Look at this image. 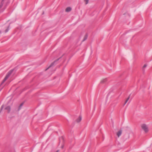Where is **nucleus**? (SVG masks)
Here are the masks:
<instances>
[{
	"mask_svg": "<svg viewBox=\"0 0 152 152\" xmlns=\"http://www.w3.org/2000/svg\"><path fill=\"white\" fill-rule=\"evenodd\" d=\"M4 105H2L1 107V108H0V113L1 112V111L4 108Z\"/></svg>",
	"mask_w": 152,
	"mask_h": 152,
	"instance_id": "obj_16",
	"label": "nucleus"
},
{
	"mask_svg": "<svg viewBox=\"0 0 152 152\" xmlns=\"http://www.w3.org/2000/svg\"><path fill=\"white\" fill-rule=\"evenodd\" d=\"M142 129L146 133L148 131V129L147 126L145 124H143L142 126Z\"/></svg>",
	"mask_w": 152,
	"mask_h": 152,
	"instance_id": "obj_1",
	"label": "nucleus"
},
{
	"mask_svg": "<svg viewBox=\"0 0 152 152\" xmlns=\"http://www.w3.org/2000/svg\"><path fill=\"white\" fill-rule=\"evenodd\" d=\"M71 8L70 7H67L66 9V11L67 12H68L70 11L71 10Z\"/></svg>",
	"mask_w": 152,
	"mask_h": 152,
	"instance_id": "obj_6",
	"label": "nucleus"
},
{
	"mask_svg": "<svg viewBox=\"0 0 152 152\" xmlns=\"http://www.w3.org/2000/svg\"><path fill=\"white\" fill-rule=\"evenodd\" d=\"M9 77L6 75V76H5V77H4V79L2 82V84L4 83L8 79V78Z\"/></svg>",
	"mask_w": 152,
	"mask_h": 152,
	"instance_id": "obj_7",
	"label": "nucleus"
},
{
	"mask_svg": "<svg viewBox=\"0 0 152 152\" xmlns=\"http://www.w3.org/2000/svg\"><path fill=\"white\" fill-rule=\"evenodd\" d=\"M59 152V150H58L56 152Z\"/></svg>",
	"mask_w": 152,
	"mask_h": 152,
	"instance_id": "obj_22",
	"label": "nucleus"
},
{
	"mask_svg": "<svg viewBox=\"0 0 152 152\" xmlns=\"http://www.w3.org/2000/svg\"><path fill=\"white\" fill-rule=\"evenodd\" d=\"M107 80V79H103V80H102L101 82H100V83H105L106 81Z\"/></svg>",
	"mask_w": 152,
	"mask_h": 152,
	"instance_id": "obj_14",
	"label": "nucleus"
},
{
	"mask_svg": "<svg viewBox=\"0 0 152 152\" xmlns=\"http://www.w3.org/2000/svg\"><path fill=\"white\" fill-rule=\"evenodd\" d=\"M61 147L62 148H64V145H62L61 146Z\"/></svg>",
	"mask_w": 152,
	"mask_h": 152,
	"instance_id": "obj_21",
	"label": "nucleus"
},
{
	"mask_svg": "<svg viewBox=\"0 0 152 152\" xmlns=\"http://www.w3.org/2000/svg\"><path fill=\"white\" fill-rule=\"evenodd\" d=\"M88 37V35L87 34H86L84 36L83 39L82 40V42H84L85 41L87 38Z\"/></svg>",
	"mask_w": 152,
	"mask_h": 152,
	"instance_id": "obj_12",
	"label": "nucleus"
},
{
	"mask_svg": "<svg viewBox=\"0 0 152 152\" xmlns=\"http://www.w3.org/2000/svg\"><path fill=\"white\" fill-rule=\"evenodd\" d=\"M9 77L6 75V76H5V77H4V79L2 82V84L4 83L8 79V78Z\"/></svg>",
	"mask_w": 152,
	"mask_h": 152,
	"instance_id": "obj_9",
	"label": "nucleus"
},
{
	"mask_svg": "<svg viewBox=\"0 0 152 152\" xmlns=\"http://www.w3.org/2000/svg\"><path fill=\"white\" fill-rule=\"evenodd\" d=\"M4 110H7V113H9L11 110V107L10 106H8L5 107L4 108Z\"/></svg>",
	"mask_w": 152,
	"mask_h": 152,
	"instance_id": "obj_3",
	"label": "nucleus"
},
{
	"mask_svg": "<svg viewBox=\"0 0 152 152\" xmlns=\"http://www.w3.org/2000/svg\"><path fill=\"white\" fill-rule=\"evenodd\" d=\"M1 88L0 89V91H1Z\"/></svg>",
	"mask_w": 152,
	"mask_h": 152,
	"instance_id": "obj_26",
	"label": "nucleus"
},
{
	"mask_svg": "<svg viewBox=\"0 0 152 152\" xmlns=\"http://www.w3.org/2000/svg\"><path fill=\"white\" fill-rule=\"evenodd\" d=\"M84 1L86 2V4H87L88 3L89 0H84Z\"/></svg>",
	"mask_w": 152,
	"mask_h": 152,
	"instance_id": "obj_18",
	"label": "nucleus"
},
{
	"mask_svg": "<svg viewBox=\"0 0 152 152\" xmlns=\"http://www.w3.org/2000/svg\"><path fill=\"white\" fill-rule=\"evenodd\" d=\"M147 66V64H145L143 66L142 68V70L143 71V72H145V68Z\"/></svg>",
	"mask_w": 152,
	"mask_h": 152,
	"instance_id": "obj_10",
	"label": "nucleus"
},
{
	"mask_svg": "<svg viewBox=\"0 0 152 152\" xmlns=\"http://www.w3.org/2000/svg\"><path fill=\"white\" fill-rule=\"evenodd\" d=\"M61 57L59 58H58L57 59L55 60L53 62H52L50 64V65L46 69H45V71L48 70V69H49L51 67L53 66L55 64V63L57 61H58V60L59 59H60Z\"/></svg>",
	"mask_w": 152,
	"mask_h": 152,
	"instance_id": "obj_2",
	"label": "nucleus"
},
{
	"mask_svg": "<svg viewBox=\"0 0 152 152\" xmlns=\"http://www.w3.org/2000/svg\"><path fill=\"white\" fill-rule=\"evenodd\" d=\"M1 31H0V34H1Z\"/></svg>",
	"mask_w": 152,
	"mask_h": 152,
	"instance_id": "obj_25",
	"label": "nucleus"
},
{
	"mask_svg": "<svg viewBox=\"0 0 152 152\" xmlns=\"http://www.w3.org/2000/svg\"><path fill=\"white\" fill-rule=\"evenodd\" d=\"M13 69H12L9 71L7 73L6 75L9 77L13 71Z\"/></svg>",
	"mask_w": 152,
	"mask_h": 152,
	"instance_id": "obj_4",
	"label": "nucleus"
},
{
	"mask_svg": "<svg viewBox=\"0 0 152 152\" xmlns=\"http://www.w3.org/2000/svg\"><path fill=\"white\" fill-rule=\"evenodd\" d=\"M9 77L6 75V76H5V77H4V79L2 82V84L4 83L8 79V78Z\"/></svg>",
	"mask_w": 152,
	"mask_h": 152,
	"instance_id": "obj_8",
	"label": "nucleus"
},
{
	"mask_svg": "<svg viewBox=\"0 0 152 152\" xmlns=\"http://www.w3.org/2000/svg\"><path fill=\"white\" fill-rule=\"evenodd\" d=\"M63 140V137H61L59 138V140L60 141V140Z\"/></svg>",
	"mask_w": 152,
	"mask_h": 152,
	"instance_id": "obj_19",
	"label": "nucleus"
},
{
	"mask_svg": "<svg viewBox=\"0 0 152 152\" xmlns=\"http://www.w3.org/2000/svg\"><path fill=\"white\" fill-rule=\"evenodd\" d=\"M130 95L128 97L127 99H126L125 102L123 106H124L125 104H126V103L129 100V99L130 97V95Z\"/></svg>",
	"mask_w": 152,
	"mask_h": 152,
	"instance_id": "obj_13",
	"label": "nucleus"
},
{
	"mask_svg": "<svg viewBox=\"0 0 152 152\" xmlns=\"http://www.w3.org/2000/svg\"><path fill=\"white\" fill-rule=\"evenodd\" d=\"M9 30V29L8 28H7L6 30H5V32L6 33H7V32Z\"/></svg>",
	"mask_w": 152,
	"mask_h": 152,
	"instance_id": "obj_20",
	"label": "nucleus"
},
{
	"mask_svg": "<svg viewBox=\"0 0 152 152\" xmlns=\"http://www.w3.org/2000/svg\"><path fill=\"white\" fill-rule=\"evenodd\" d=\"M4 0H2L1 2V4L0 5V9L2 7V6L3 5V3H4L3 2H4Z\"/></svg>",
	"mask_w": 152,
	"mask_h": 152,
	"instance_id": "obj_15",
	"label": "nucleus"
},
{
	"mask_svg": "<svg viewBox=\"0 0 152 152\" xmlns=\"http://www.w3.org/2000/svg\"><path fill=\"white\" fill-rule=\"evenodd\" d=\"M81 117L80 116H79V118L76 120V121L77 122H79L81 121Z\"/></svg>",
	"mask_w": 152,
	"mask_h": 152,
	"instance_id": "obj_11",
	"label": "nucleus"
},
{
	"mask_svg": "<svg viewBox=\"0 0 152 152\" xmlns=\"http://www.w3.org/2000/svg\"><path fill=\"white\" fill-rule=\"evenodd\" d=\"M23 103H22L20 105L19 107V108H18V111H19L20 109L21 108L23 105Z\"/></svg>",
	"mask_w": 152,
	"mask_h": 152,
	"instance_id": "obj_17",
	"label": "nucleus"
},
{
	"mask_svg": "<svg viewBox=\"0 0 152 152\" xmlns=\"http://www.w3.org/2000/svg\"><path fill=\"white\" fill-rule=\"evenodd\" d=\"M109 94H110L109 93H108V94H107V96L109 95Z\"/></svg>",
	"mask_w": 152,
	"mask_h": 152,
	"instance_id": "obj_24",
	"label": "nucleus"
},
{
	"mask_svg": "<svg viewBox=\"0 0 152 152\" xmlns=\"http://www.w3.org/2000/svg\"><path fill=\"white\" fill-rule=\"evenodd\" d=\"M44 14V12H43V13H42V14Z\"/></svg>",
	"mask_w": 152,
	"mask_h": 152,
	"instance_id": "obj_23",
	"label": "nucleus"
},
{
	"mask_svg": "<svg viewBox=\"0 0 152 152\" xmlns=\"http://www.w3.org/2000/svg\"><path fill=\"white\" fill-rule=\"evenodd\" d=\"M122 132L121 130H119L117 132V134L118 137H119L121 136L122 134Z\"/></svg>",
	"mask_w": 152,
	"mask_h": 152,
	"instance_id": "obj_5",
	"label": "nucleus"
}]
</instances>
